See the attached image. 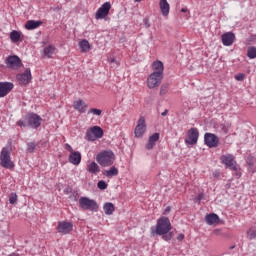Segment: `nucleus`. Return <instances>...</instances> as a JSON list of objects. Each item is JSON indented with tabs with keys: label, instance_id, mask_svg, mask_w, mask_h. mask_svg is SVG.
Instances as JSON below:
<instances>
[{
	"label": "nucleus",
	"instance_id": "obj_1",
	"mask_svg": "<svg viewBox=\"0 0 256 256\" xmlns=\"http://www.w3.org/2000/svg\"><path fill=\"white\" fill-rule=\"evenodd\" d=\"M172 226L169 218L162 216L157 220L156 227L151 228V235L155 237L160 235L163 241H171L173 239V233H171Z\"/></svg>",
	"mask_w": 256,
	"mask_h": 256
},
{
	"label": "nucleus",
	"instance_id": "obj_2",
	"mask_svg": "<svg viewBox=\"0 0 256 256\" xmlns=\"http://www.w3.org/2000/svg\"><path fill=\"white\" fill-rule=\"evenodd\" d=\"M13 148L11 145H7L2 148L0 153V165L4 169H13L15 167V163L11 161V152Z\"/></svg>",
	"mask_w": 256,
	"mask_h": 256
},
{
	"label": "nucleus",
	"instance_id": "obj_3",
	"mask_svg": "<svg viewBox=\"0 0 256 256\" xmlns=\"http://www.w3.org/2000/svg\"><path fill=\"white\" fill-rule=\"evenodd\" d=\"M96 161L101 167H111L115 163V154L113 151H103L96 156Z\"/></svg>",
	"mask_w": 256,
	"mask_h": 256
},
{
	"label": "nucleus",
	"instance_id": "obj_4",
	"mask_svg": "<svg viewBox=\"0 0 256 256\" xmlns=\"http://www.w3.org/2000/svg\"><path fill=\"white\" fill-rule=\"evenodd\" d=\"M79 206L81 209H84V211H99V205L97 204V201L88 197H81L79 199Z\"/></svg>",
	"mask_w": 256,
	"mask_h": 256
},
{
	"label": "nucleus",
	"instance_id": "obj_5",
	"mask_svg": "<svg viewBox=\"0 0 256 256\" xmlns=\"http://www.w3.org/2000/svg\"><path fill=\"white\" fill-rule=\"evenodd\" d=\"M25 121L28 127H31V129H39V127H41V121H43V118L35 113H31L25 116Z\"/></svg>",
	"mask_w": 256,
	"mask_h": 256
},
{
	"label": "nucleus",
	"instance_id": "obj_6",
	"mask_svg": "<svg viewBox=\"0 0 256 256\" xmlns=\"http://www.w3.org/2000/svg\"><path fill=\"white\" fill-rule=\"evenodd\" d=\"M103 137V128L99 126L91 127L86 132L87 141H97V139H101Z\"/></svg>",
	"mask_w": 256,
	"mask_h": 256
},
{
	"label": "nucleus",
	"instance_id": "obj_7",
	"mask_svg": "<svg viewBox=\"0 0 256 256\" xmlns=\"http://www.w3.org/2000/svg\"><path fill=\"white\" fill-rule=\"evenodd\" d=\"M161 81H163V74L153 72L148 77L147 85L149 89H155V87H159V85H161Z\"/></svg>",
	"mask_w": 256,
	"mask_h": 256
},
{
	"label": "nucleus",
	"instance_id": "obj_8",
	"mask_svg": "<svg viewBox=\"0 0 256 256\" xmlns=\"http://www.w3.org/2000/svg\"><path fill=\"white\" fill-rule=\"evenodd\" d=\"M221 161L223 165L232 169V171H237V162H235V156L232 154H225L221 156Z\"/></svg>",
	"mask_w": 256,
	"mask_h": 256
},
{
	"label": "nucleus",
	"instance_id": "obj_9",
	"mask_svg": "<svg viewBox=\"0 0 256 256\" xmlns=\"http://www.w3.org/2000/svg\"><path fill=\"white\" fill-rule=\"evenodd\" d=\"M5 63L8 69H19L23 63L21 62V58L17 55L8 56L5 60Z\"/></svg>",
	"mask_w": 256,
	"mask_h": 256
},
{
	"label": "nucleus",
	"instance_id": "obj_10",
	"mask_svg": "<svg viewBox=\"0 0 256 256\" xmlns=\"http://www.w3.org/2000/svg\"><path fill=\"white\" fill-rule=\"evenodd\" d=\"M204 143L207 147L213 149V147H217V145H219V137L213 133H206L204 135Z\"/></svg>",
	"mask_w": 256,
	"mask_h": 256
},
{
	"label": "nucleus",
	"instance_id": "obj_11",
	"mask_svg": "<svg viewBox=\"0 0 256 256\" xmlns=\"http://www.w3.org/2000/svg\"><path fill=\"white\" fill-rule=\"evenodd\" d=\"M199 141V130L197 128H191L188 131V136L185 139L187 145H195Z\"/></svg>",
	"mask_w": 256,
	"mask_h": 256
},
{
	"label": "nucleus",
	"instance_id": "obj_12",
	"mask_svg": "<svg viewBox=\"0 0 256 256\" xmlns=\"http://www.w3.org/2000/svg\"><path fill=\"white\" fill-rule=\"evenodd\" d=\"M109 11H111V2H105L96 12V19H105L107 15H109Z\"/></svg>",
	"mask_w": 256,
	"mask_h": 256
},
{
	"label": "nucleus",
	"instance_id": "obj_13",
	"mask_svg": "<svg viewBox=\"0 0 256 256\" xmlns=\"http://www.w3.org/2000/svg\"><path fill=\"white\" fill-rule=\"evenodd\" d=\"M145 131H147V124L145 123V117L142 116L139 118L138 124L135 128V137H143Z\"/></svg>",
	"mask_w": 256,
	"mask_h": 256
},
{
	"label": "nucleus",
	"instance_id": "obj_14",
	"mask_svg": "<svg viewBox=\"0 0 256 256\" xmlns=\"http://www.w3.org/2000/svg\"><path fill=\"white\" fill-rule=\"evenodd\" d=\"M17 81L20 85H29L31 83V69H26L24 73L16 76Z\"/></svg>",
	"mask_w": 256,
	"mask_h": 256
},
{
	"label": "nucleus",
	"instance_id": "obj_15",
	"mask_svg": "<svg viewBox=\"0 0 256 256\" xmlns=\"http://www.w3.org/2000/svg\"><path fill=\"white\" fill-rule=\"evenodd\" d=\"M58 233H62L63 235H68L71 231H73V223L71 222H59L57 226Z\"/></svg>",
	"mask_w": 256,
	"mask_h": 256
},
{
	"label": "nucleus",
	"instance_id": "obj_16",
	"mask_svg": "<svg viewBox=\"0 0 256 256\" xmlns=\"http://www.w3.org/2000/svg\"><path fill=\"white\" fill-rule=\"evenodd\" d=\"M13 87L11 82H0V98L7 97L13 91Z\"/></svg>",
	"mask_w": 256,
	"mask_h": 256
},
{
	"label": "nucleus",
	"instance_id": "obj_17",
	"mask_svg": "<svg viewBox=\"0 0 256 256\" xmlns=\"http://www.w3.org/2000/svg\"><path fill=\"white\" fill-rule=\"evenodd\" d=\"M235 42V34L233 32H227L222 35V44L225 47H231Z\"/></svg>",
	"mask_w": 256,
	"mask_h": 256
},
{
	"label": "nucleus",
	"instance_id": "obj_18",
	"mask_svg": "<svg viewBox=\"0 0 256 256\" xmlns=\"http://www.w3.org/2000/svg\"><path fill=\"white\" fill-rule=\"evenodd\" d=\"M73 107L74 109H76V111H79V113H86L89 106H87V103H85V101L79 99L74 102Z\"/></svg>",
	"mask_w": 256,
	"mask_h": 256
},
{
	"label": "nucleus",
	"instance_id": "obj_19",
	"mask_svg": "<svg viewBox=\"0 0 256 256\" xmlns=\"http://www.w3.org/2000/svg\"><path fill=\"white\" fill-rule=\"evenodd\" d=\"M68 160L72 165H79L81 163V152L74 151L70 153Z\"/></svg>",
	"mask_w": 256,
	"mask_h": 256
},
{
	"label": "nucleus",
	"instance_id": "obj_20",
	"mask_svg": "<svg viewBox=\"0 0 256 256\" xmlns=\"http://www.w3.org/2000/svg\"><path fill=\"white\" fill-rule=\"evenodd\" d=\"M55 46L54 45H48L44 47L42 52V57H47V59H51L53 55L55 54Z\"/></svg>",
	"mask_w": 256,
	"mask_h": 256
},
{
	"label": "nucleus",
	"instance_id": "obj_21",
	"mask_svg": "<svg viewBox=\"0 0 256 256\" xmlns=\"http://www.w3.org/2000/svg\"><path fill=\"white\" fill-rule=\"evenodd\" d=\"M43 25V22L37 20H28L25 24V27L28 31H33V29H37Z\"/></svg>",
	"mask_w": 256,
	"mask_h": 256
},
{
	"label": "nucleus",
	"instance_id": "obj_22",
	"mask_svg": "<svg viewBox=\"0 0 256 256\" xmlns=\"http://www.w3.org/2000/svg\"><path fill=\"white\" fill-rule=\"evenodd\" d=\"M159 133H154L152 136L149 137L148 143L146 144V149L151 150L155 147L157 141H159Z\"/></svg>",
	"mask_w": 256,
	"mask_h": 256
},
{
	"label": "nucleus",
	"instance_id": "obj_23",
	"mask_svg": "<svg viewBox=\"0 0 256 256\" xmlns=\"http://www.w3.org/2000/svg\"><path fill=\"white\" fill-rule=\"evenodd\" d=\"M87 171L88 173H92V175H98L101 172V168L97 162H91L87 165Z\"/></svg>",
	"mask_w": 256,
	"mask_h": 256
},
{
	"label": "nucleus",
	"instance_id": "obj_24",
	"mask_svg": "<svg viewBox=\"0 0 256 256\" xmlns=\"http://www.w3.org/2000/svg\"><path fill=\"white\" fill-rule=\"evenodd\" d=\"M205 221L207 225H216V223H219V215L215 213H211L206 215Z\"/></svg>",
	"mask_w": 256,
	"mask_h": 256
},
{
	"label": "nucleus",
	"instance_id": "obj_25",
	"mask_svg": "<svg viewBox=\"0 0 256 256\" xmlns=\"http://www.w3.org/2000/svg\"><path fill=\"white\" fill-rule=\"evenodd\" d=\"M160 10H161V13L164 17H167V15H169V9H170V6H169V2H167V0H160Z\"/></svg>",
	"mask_w": 256,
	"mask_h": 256
},
{
	"label": "nucleus",
	"instance_id": "obj_26",
	"mask_svg": "<svg viewBox=\"0 0 256 256\" xmlns=\"http://www.w3.org/2000/svg\"><path fill=\"white\" fill-rule=\"evenodd\" d=\"M152 69L154 73H159L160 75H163V71L165 70L163 66V62L161 61H156L152 64Z\"/></svg>",
	"mask_w": 256,
	"mask_h": 256
},
{
	"label": "nucleus",
	"instance_id": "obj_27",
	"mask_svg": "<svg viewBox=\"0 0 256 256\" xmlns=\"http://www.w3.org/2000/svg\"><path fill=\"white\" fill-rule=\"evenodd\" d=\"M103 211L105 215H113V213H115V205L111 202H107L103 206Z\"/></svg>",
	"mask_w": 256,
	"mask_h": 256
},
{
	"label": "nucleus",
	"instance_id": "obj_28",
	"mask_svg": "<svg viewBox=\"0 0 256 256\" xmlns=\"http://www.w3.org/2000/svg\"><path fill=\"white\" fill-rule=\"evenodd\" d=\"M103 175H105V177H117V175H119V169L112 166L109 170H104Z\"/></svg>",
	"mask_w": 256,
	"mask_h": 256
},
{
	"label": "nucleus",
	"instance_id": "obj_29",
	"mask_svg": "<svg viewBox=\"0 0 256 256\" xmlns=\"http://www.w3.org/2000/svg\"><path fill=\"white\" fill-rule=\"evenodd\" d=\"M79 47H80L82 53H87V51H89V49H91V46L89 45V41H87V40L80 41Z\"/></svg>",
	"mask_w": 256,
	"mask_h": 256
},
{
	"label": "nucleus",
	"instance_id": "obj_30",
	"mask_svg": "<svg viewBox=\"0 0 256 256\" xmlns=\"http://www.w3.org/2000/svg\"><path fill=\"white\" fill-rule=\"evenodd\" d=\"M10 39H11L12 43H18V41L21 39V33L16 30H13L10 33Z\"/></svg>",
	"mask_w": 256,
	"mask_h": 256
},
{
	"label": "nucleus",
	"instance_id": "obj_31",
	"mask_svg": "<svg viewBox=\"0 0 256 256\" xmlns=\"http://www.w3.org/2000/svg\"><path fill=\"white\" fill-rule=\"evenodd\" d=\"M247 57H249V59H255L256 58V48L255 47H249L248 48Z\"/></svg>",
	"mask_w": 256,
	"mask_h": 256
},
{
	"label": "nucleus",
	"instance_id": "obj_32",
	"mask_svg": "<svg viewBox=\"0 0 256 256\" xmlns=\"http://www.w3.org/2000/svg\"><path fill=\"white\" fill-rule=\"evenodd\" d=\"M36 147H37V144H35L34 142H29V143L27 144V152H28V153H34Z\"/></svg>",
	"mask_w": 256,
	"mask_h": 256
},
{
	"label": "nucleus",
	"instance_id": "obj_33",
	"mask_svg": "<svg viewBox=\"0 0 256 256\" xmlns=\"http://www.w3.org/2000/svg\"><path fill=\"white\" fill-rule=\"evenodd\" d=\"M169 89V85L164 84L160 87V95L163 97V95H167V91Z\"/></svg>",
	"mask_w": 256,
	"mask_h": 256
},
{
	"label": "nucleus",
	"instance_id": "obj_34",
	"mask_svg": "<svg viewBox=\"0 0 256 256\" xmlns=\"http://www.w3.org/2000/svg\"><path fill=\"white\" fill-rule=\"evenodd\" d=\"M91 113H92V115H96L99 117V115H101V113H103V111H101V109L92 108L88 111V115Z\"/></svg>",
	"mask_w": 256,
	"mask_h": 256
},
{
	"label": "nucleus",
	"instance_id": "obj_35",
	"mask_svg": "<svg viewBox=\"0 0 256 256\" xmlns=\"http://www.w3.org/2000/svg\"><path fill=\"white\" fill-rule=\"evenodd\" d=\"M9 203H10V205H15V203H17V194L16 193L10 194Z\"/></svg>",
	"mask_w": 256,
	"mask_h": 256
},
{
	"label": "nucleus",
	"instance_id": "obj_36",
	"mask_svg": "<svg viewBox=\"0 0 256 256\" xmlns=\"http://www.w3.org/2000/svg\"><path fill=\"white\" fill-rule=\"evenodd\" d=\"M98 189H101L102 191L107 189V182L100 180L97 184Z\"/></svg>",
	"mask_w": 256,
	"mask_h": 256
},
{
	"label": "nucleus",
	"instance_id": "obj_37",
	"mask_svg": "<svg viewBox=\"0 0 256 256\" xmlns=\"http://www.w3.org/2000/svg\"><path fill=\"white\" fill-rule=\"evenodd\" d=\"M248 239H255L256 237V229H250L247 233Z\"/></svg>",
	"mask_w": 256,
	"mask_h": 256
},
{
	"label": "nucleus",
	"instance_id": "obj_38",
	"mask_svg": "<svg viewBox=\"0 0 256 256\" xmlns=\"http://www.w3.org/2000/svg\"><path fill=\"white\" fill-rule=\"evenodd\" d=\"M203 199H205V194L200 193V194L195 198V203H200L201 201H203Z\"/></svg>",
	"mask_w": 256,
	"mask_h": 256
},
{
	"label": "nucleus",
	"instance_id": "obj_39",
	"mask_svg": "<svg viewBox=\"0 0 256 256\" xmlns=\"http://www.w3.org/2000/svg\"><path fill=\"white\" fill-rule=\"evenodd\" d=\"M236 81H243L245 79V74L240 73L235 76Z\"/></svg>",
	"mask_w": 256,
	"mask_h": 256
},
{
	"label": "nucleus",
	"instance_id": "obj_40",
	"mask_svg": "<svg viewBox=\"0 0 256 256\" xmlns=\"http://www.w3.org/2000/svg\"><path fill=\"white\" fill-rule=\"evenodd\" d=\"M17 125H19V127H29V125L27 124V122L23 121V120H19L17 122Z\"/></svg>",
	"mask_w": 256,
	"mask_h": 256
},
{
	"label": "nucleus",
	"instance_id": "obj_41",
	"mask_svg": "<svg viewBox=\"0 0 256 256\" xmlns=\"http://www.w3.org/2000/svg\"><path fill=\"white\" fill-rule=\"evenodd\" d=\"M143 23H144V25H145V27H146L147 29H149V27H151V24L149 23V19L144 18V19H143Z\"/></svg>",
	"mask_w": 256,
	"mask_h": 256
},
{
	"label": "nucleus",
	"instance_id": "obj_42",
	"mask_svg": "<svg viewBox=\"0 0 256 256\" xmlns=\"http://www.w3.org/2000/svg\"><path fill=\"white\" fill-rule=\"evenodd\" d=\"M65 149H66V151H69L70 153L75 152V151H73V147H71V145H69V144H65Z\"/></svg>",
	"mask_w": 256,
	"mask_h": 256
},
{
	"label": "nucleus",
	"instance_id": "obj_43",
	"mask_svg": "<svg viewBox=\"0 0 256 256\" xmlns=\"http://www.w3.org/2000/svg\"><path fill=\"white\" fill-rule=\"evenodd\" d=\"M185 239V235L184 234H179L178 236H177V240L178 241H183Z\"/></svg>",
	"mask_w": 256,
	"mask_h": 256
},
{
	"label": "nucleus",
	"instance_id": "obj_44",
	"mask_svg": "<svg viewBox=\"0 0 256 256\" xmlns=\"http://www.w3.org/2000/svg\"><path fill=\"white\" fill-rule=\"evenodd\" d=\"M168 113H169V110L165 109V110L161 113V115H162V117H167Z\"/></svg>",
	"mask_w": 256,
	"mask_h": 256
},
{
	"label": "nucleus",
	"instance_id": "obj_45",
	"mask_svg": "<svg viewBox=\"0 0 256 256\" xmlns=\"http://www.w3.org/2000/svg\"><path fill=\"white\" fill-rule=\"evenodd\" d=\"M171 212V206H168L165 211H164V215H167V213Z\"/></svg>",
	"mask_w": 256,
	"mask_h": 256
},
{
	"label": "nucleus",
	"instance_id": "obj_46",
	"mask_svg": "<svg viewBox=\"0 0 256 256\" xmlns=\"http://www.w3.org/2000/svg\"><path fill=\"white\" fill-rule=\"evenodd\" d=\"M181 12H182V13H187V8H182V9H181Z\"/></svg>",
	"mask_w": 256,
	"mask_h": 256
},
{
	"label": "nucleus",
	"instance_id": "obj_47",
	"mask_svg": "<svg viewBox=\"0 0 256 256\" xmlns=\"http://www.w3.org/2000/svg\"><path fill=\"white\" fill-rule=\"evenodd\" d=\"M137 3H141V1H143V0H135Z\"/></svg>",
	"mask_w": 256,
	"mask_h": 256
}]
</instances>
